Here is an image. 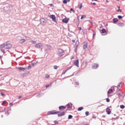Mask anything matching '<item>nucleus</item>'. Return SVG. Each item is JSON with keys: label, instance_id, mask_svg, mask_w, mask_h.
Segmentation results:
<instances>
[{"label": "nucleus", "instance_id": "obj_1", "mask_svg": "<svg viewBox=\"0 0 125 125\" xmlns=\"http://www.w3.org/2000/svg\"><path fill=\"white\" fill-rule=\"evenodd\" d=\"M12 46V45L11 44V43L7 42L3 43L0 45V48H4L5 49H10Z\"/></svg>", "mask_w": 125, "mask_h": 125}, {"label": "nucleus", "instance_id": "obj_2", "mask_svg": "<svg viewBox=\"0 0 125 125\" xmlns=\"http://www.w3.org/2000/svg\"><path fill=\"white\" fill-rule=\"evenodd\" d=\"M64 54H65V52L64 51V50H63V49H58V56H60V57H62V56L64 55Z\"/></svg>", "mask_w": 125, "mask_h": 125}, {"label": "nucleus", "instance_id": "obj_3", "mask_svg": "<svg viewBox=\"0 0 125 125\" xmlns=\"http://www.w3.org/2000/svg\"><path fill=\"white\" fill-rule=\"evenodd\" d=\"M59 113H60V111H56V110H54V111H48L47 113V115H56L57 114H59Z\"/></svg>", "mask_w": 125, "mask_h": 125}, {"label": "nucleus", "instance_id": "obj_4", "mask_svg": "<svg viewBox=\"0 0 125 125\" xmlns=\"http://www.w3.org/2000/svg\"><path fill=\"white\" fill-rule=\"evenodd\" d=\"M66 107H67L66 110L70 111V110H72V107H73V104L71 103H69L66 105Z\"/></svg>", "mask_w": 125, "mask_h": 125}, {"label": "nucleus", "instance_id": "obj_5", "mask_svg": "<svg viewBox=\"0 0 125 125\" xmlns=\"http://www.w3.org/2000/svg\"><path fill=\"white\" fill-rule=\"evenodd\" d=\"M40 24L42 26H44V25H45V24L46 23V21L44 20V19H41L40 20Z\"/></svg>", "mask_w": 125, "mask_h": 125}, {"label": "nucleus", "instance_id": "obj_6", "mask_svg": "<svg viewBox=\"0 0 125 125\" xmlns=\"http://www.w3.org/2000/svg\"><path fill=\"white\" fill-rule=\"evenodd\" d=\"M59 109L60 111H64V110L66 109V106H64V105L60 106L59 107Z\"/></svg>", "mask_w": 125, "mask_h": 125}, {"label": "nucleus", "instance_id": "obj_7", "mask_svg": "<svg viewBox=\"0 0 125 125\" xmlns=\"http://www.w3.org/2000/svg\"><path fill=\"white\" fill-rule=\"evenodd\" d=\"M42 46V43H38L35 45V47H36L37 48H41Z\"/></svg>", "mask_w": 125, "mask_h": 125}, {"label": "nucleus", "instance_id": "obj_8", "mask_svg": "<svg viewBox=\"0 0 125 125\" xmlns=\"http://www.w3.org/2000/svg\"><path fill=\"white\" fill-rule=\"evenodd\" d=\"M10 109V108H7L5 109V114L6 115V116H8L9 115V111Z\"/></svg>", "mask_w": 125, "mask_h": 125}, {"label": "nucleus", "instance_id": "obj_9", "mask_svg": "<svg viewBox=\"0 0 125 125\" xmlns=\"http://www.w3.org/2000/svg\"><path fill=\"white\" fill-rule=\"evenodd\" d=\"M51 18L52 19L53 21L56 22V17L54 15H51Z\"/></svg>", "mask_w": 125, "mask_h": 125}, {"label": "nucleus", "instance_id": "obj_10", "mask_svg": "<svg viewBox=\"0 0 125 125\" xmlns=\"http://www.w3.org/2000/svg\"><path fill=\"white\" fill-rule=\"evenodd\" d=\"M98 67V64L94 63L92 66V69H97Z\"/></svg>", "mask_w": 125, "mask_h": 125}, {"label": "nucleus", "instance_id": "obj_11", "mask_svg": "<svg viewBox=\"0 0 125 125\" xmlns=\"http://www.w3.org/2000/svg\"><path fill=\"white\" fill-rule=\"evenodd\" d=\"M65 115V112L64 111H62V113H59L58 114V117H62V116H64Z\"/></svg>", "mask_w": 125, "mask_h": 125}, {"label": "nucleus", "instance_id": "obj_12", "mask_svg": "<svg viewBox=\"0 0 125 125\" xmlns=\"http://www.w3.org/2000/svg\"><path fill=\"white\" fill-rule=\"evenodd\" d=\"M106 113H107L108 115H110V114H111V109H110V108L107 107L106 109Z\"/></svg>", "mask_w": 125, "mask_h": 125}, {"label": "nucleus", "instance_id": "obj_13", "mask_svg": "<svg viewBox=\"0 0 125 125\" xmlns=\"http://www.w3.org/2000/svg\"><path fill=\"white\" fill-rule=\"evenodd\" d=\"M74 65L77 66V67H79V60L74 61Z\"/></svg>", "mask_w": 125, "mask_h": 125}, {"label": "nucleus", "instance_id": "obj_14", "mask_svg": "<svg viewBox=\"0 0 125 125\" xmlns=\"http://www.w3.org/2000/svg\"><path fill=\"white\" fill-rule=\"evenodd\" d=\"M71 68H72V66H69L66 70L63 71L62 73V75H64V74L66 73V72H67V71L70 70V69H71Z\"/></svg>", "mask_w": 125, "mask_h": 125}, {"label": "nucleus", "instance_id": "obj_15", "mask_svg": "<svg viewBox=\"0 0 125 125\" xmlns=\"http://www.w3.org/2000/svg\"><path fill=\"white\" fill-rule=\"evenodd\" d=\"M83 49H86L87 48V43H83Z\"/></svg>", "mask_w": 125, "mask_h": 125}, {"label": "nucleus", "instance_id": "obj_16", "mask_svg": "<svg viewBox=\"0 0 125 125\" xmlns=\"http://www.w3.org/2000/svg\"><path fill=\"white\" fill-rule=\"evenodd\" d=\"M118 25L119 26V27H124V26H125V23L123 22H120L118 23Z\"/></svg>", "mask_w": 125, "mask_h": 125}, {"label": "nucleus", "instance_id": "obj_17", "mask_svg": "<svg viewBox=\"0 0 125 125\" xmlns=\"http://www.w3.org/2000/svg\"><path fill=\"white\" fill-rule=\"evenodd\" d=\"M69 20L66 19H63L62 20L63 23H68Z\"/></svg>", "mask_w": 125, "mask_h": 125}, {"label": "nucleus", "instance_id": "obj_18", "mask_svg": "<svg viewBox=\"0 0 125 125\" xmlns=\"http://www.w3.org/2000/svg\"><path fill=\"white\" fill-rule=\"evenodd\" d=\"M113 23H117V22L119 21V20H118V19H116V18H114L113 19Z\"/></svg>", "mask_w": 125, "mask_h": 125}, {"label": "nucleus", "instance_id": "obj_19", "mask_svg": "<svg viewBox=\"0 0 125 125\" xmlns=\"http://www.w3.org/2000/svg\"><path fill=\"white\" fill-rule=\"evenodd\" d=\"M18 69L20 70V71H24L25 70V68L21 67H18Z\"/></svg>", "mask_w": 125, "mask_h": 125}, {"label": "nucleus", "instance_id": "obj_20", "mask_svg": "<svg viewBox=\"0 0 125 125\" xmlns=\"http://www.w3.org/2000/svg\"><path fill=\"white\" fill-rule=\"evenodd\" d=\"M111 92H113V89H109L107 91V94H110V93H111Z\"/></svg>", "mask_w": 125, "mask_h": 125}, {"label": "nucleus", "instance_id": "obj_21", "mask_svg": "<svg viewBox=\"0 0 125 125\" xmlns=\"http://www.w3.org/2000/svg\"><path fill=\"white\" fill-rule=\"evenodd\" d=\"M46 46L47 47V48H48L49 49H52V47H51V46H50V45L46 44Z\"/></svg>", "mask_w": 125, "mask_h": 125}, {"label": "nucleus", "instance_id": "obj_22", "mask_svg": "<svg viewBox=\"0 0 125 125\" xmlns=\"http://www.w3.org/2000/svg\"><path fill=\"white\" fill-rule=\"evenodd\" d=\"M25 41H26V40L25 39H22L20 40V42L21 43H23V42H25Z\"/></svg>", "mask_w": 125, "mask_h": 125}, {"label": "nucleus", "instance_id": "obj_23", "mask_svg": "<svg viewBox=\"0 0 125 125\" xmlns=\"http://www.w3.org/2000/svg\"><path fill=\"white\" fill-rule=\"evenodd\" d=\"M102 34H105V33H106V29H105L104 28L102 29Z\"/></svg>", "mask_w": 125, "mask_h": 125}, {"label": "nucleus", "instance_id": "obj_24", "mask_svg": "<svg viewBox=\"0 0 125 125\" xmlns=\"http://www.w3.org/2000/svg\"><path fill=\"white\" fill-rule=\"evenodd\" d=\"M82 110H83V107H80L78 108V111H82Z\"/></svg>", "mask_w": 125, "mask_h": 125}, {"label": "nucleus", "instance_id": "obj_25", "mask_svg": "<svg viewBox=\"0 0 125 125\" xmlns=\"http://www.w3.org/2000/svg\"><path fill=\"white\" fill-rule=\"evenodd\" d=\"M78 7H79V9H82V7H83V4H80V5H78Z\"/></svg>", "mask_w": 125, "mask_h": 125}, {"label": "nucleus", "instance_id": "obj_26", "mask_svg": "<svg viewBox=\"0 0 125 125\" xmlns=\"http://www.w3.org/2000/svg\"><path fill=\"white\" fill-rule=\"evenodd\" d=\"M31 42L33 44H36V43H37V42L34 41L33 40L31 41Z\"/></svg>", "mask_w": 125, "mask_h": 125}, {"label": "nucleus", "instance_id": "obj_27", "mask_svg": "<svg viewBox=\"0 0 125 125\" xmlns=\"http://www.w3.org/2000/svg\"><path fill=\"white\" fill-rule=\"evenodd\" d=\"M73 118V116L71 115H68V120H71V119H72Z\"/></svg>", "mask_w": 125, "mask_h": 125}, {"label": "nucleus", "instance_id": "obj_28", "mask_svg": "<svg viewBox=\"0 0 125 125\" xmlns=\"http://www.w3.org/2000/svg\"><path fill=\"white\" fill-rule=\"evenodd\" d=\"M63 3H64V4H67V2H68V1L67 0H63L62 1Z\"/></svg>", "mask_w": 125, "mask_h": 125}, {"label": "nucleus", "instance_id": "obj_29", "mask_svg": "<svg viewBox=\"0 0 125 125\" xmlns=\"http://www.w3.org/2000/svg\"><path fill=\"white\" fill-rule=\"evenodd\" d=\"M118 94L119 98H120V99H121L122 98V94H121V93H118Z\"/></svg>", "mask_w": 125, "mask_h": 125}, {"label": "nucleus", "instance_id": "obj_30", "mask_svg": "<svg viewBox=\"0 0 125 125\" xmlns=\"http://www.w3.org/2000/svg\"><path fill=\"white\" fill-rule=\"evenodd\" d=\"M85 17H86V15H82L81 16V19H83V18H85Z\"/></svg>", "mask_w": 125, "mask_h": 125}, {"label": "nucleus", "instance_id": "obj_31", "mask_svg": "<svg viewBox=\"0 0 125 125\" xmlns=\"http://www.w3.org/2000/svg\"><path fill=\"white\" fill-rule=\"evenodd\" d=\"M121 109H125V105H120Z\"/></svg>", "mask_w": 125, "mask_h": 125}, {"label": "nucleus", "instance_id": "obj_32", "mask_svg": "<svg viewBox=\"0 0 125 125\" xmlns=\"http://www.w3.org/2000/svg\"><path fill=\"white\" fill-rule=\"evenodd\" d=\"M54 123L55 125H58V124H59V122L57 121H54Z\"/></svg>", "mask_w": 125, "mask_h": 125}, {"label": "nucleus", "instance_id": "obj_33", "mask_svg": "<svg viewBox=\"0 0 125 125\" xmlns=\"http://www.w3.org/2000/svg\"><path fill=\"white\" fill-rule=\"evenodd\" d=\"M117 12H122V10L120 9V7H118V9L117 10Z\"/></svg>", "mask_w": 125, "mask_h": 125}, {"label": "nucleus", "instance_id": "obj_34", "mask_svg": "<svg viewBox=\"0 0 125 125\" xmlns=\"http://www.w3.org/2000/svg\"><path fill=\"white\" fill-rule=\"evenodd\" d=\"M58 68V66H57V65L54 66V69H55V70H57Z\"/></svg>", "mask_w": 125, "mask_h": 125}, {"label": "nucleus", "instance_id": "obj_35", "mask_svg": "<svg viewBox=\"0 0 125 125\" xmlns=\"http://www.w3.org/2000/svg\"><path fill=\"white\" fill-rule=\"evenodd\" d=\"M122 84V82H120L119 84L117 85V88H119L121 86V85Z\"/></svg>", "mask_w": 125, "mask_h": 125}, {"label": "nucleus", "instance_id": "obj_36", "mask_svg": "<svg viewBox=\"0 0 125 125\" xmlns=\"http://www.w3.org/2000/svg\"><path fill=\"white\" fill-rule=\"evenodd\" d=\"M86 116H88L89 114V112L88 111H86L85 113Z\"/></svg>", "mask_w": 125, "mask_h": 125}, {"label": "nucleus", "instance_id": "obj_37", "mask_svg": "<svg viewBox=\"0 0 125 125\" xmlns=\"http://www.w3.org/2000/svg\"><path fill=\"white\" fill-rule=\"evenodd\" d=\"M93 38H94V36H95V35H96V33H95V32H94V31H93Z\"/></svg>", "mask_w": 125, "mask_h": 125}, {"label": "nucleus", "instance_id": "obj_38", "mask_svg": "<svg viewBox=\"0 0 125 125\" xmlns=\"http://www.w3.org/2000/svg\"><path fill=\"white\" fill-rule=\"evenodd\" d=\"M118 18H119V19H122L123 18V17L121 15H119L118 16Z\"/></svg>", "mask_w": 125, "mask_h": 125}, {"label": "nucleus", "instance_id": "obj_39", "mask_svg": "<svg viewBox=\"0 0 125 125\" xmlns=\"http://www.w3.org/2000/svg\"><path fill=\"white\" fill-rule=\"evenodd\" d=\"M32 68V65L31 64H29L28 66V69L29 70V69H31Z\"/></svg>", "mask_w": 125, "mask_h": 125}, {"label": "nucleus", "instance_id": "obj_40", "mask_svg": "<svg viewBox=\"0 0 125 125\" xmlns=\"http://www.w3.org/2000/svg\"><path fill=\"white\" fill-rule=\"evenodd\" d=\"M5 103H6V101H3V102L2 103V105H4V104H5Z\"/></svg>", "mask_w": 125, "mask_h": 125}, {"label": "nucleus", "instance_id": "obj_41", "mask_svg": "<svg viewBox=\"0 0 125 125\" xmlns=\"http://www.w3.org/2000/svg\"><path fill=\"white\" fill-rule=\"evenodd\" d=\"M70 11H73V13H75V10L73 8L70 9Z\"/></svg>", "mask_w": 125, "mask_h": 125}, {"label": "nucleus", "instance_id": "obj_42", "mask_svg": "<svg viewBox=\"0 0 125 125\" xmlns=\"http://www.w3.org/2000/svg\"><path fill=\"white\" fill-rule=\"evenodd\" d=\"M1 51H2V52L3 53V54H4V53H5V52H4V49H1Z\"/></svg>", "mask_w": 125, "mask_h": 125}, {"label": "nucleus", "instance_id": "obj_43", "mask_svg": "<svg viewBox=\"0 0 125 125\" xmlns=\"http://www.w3.org/2000/svg\"><path fill=\"white\" fill-rule=\"evenodd\" d=\"M49 75H46L45 76V78H46V79H48V78H49Z\"/></svg>", "mask_w": 125, "mask_h": 125}, {"label": "nucleus", "instance_id": "obj_44", "mask_svg": "<svg viewBox=\"0 0 125 125\" xmlns=\"http://www.w3.org/2000/svg\"><path fill=\"white\" fill-rule=\"evenodd\" d=\"M79 41H77L76 42V46H77V47H78V44H79Z\"/></svg>", "mask_w": 125, "mask_h": 125}, {"label": "nucleus", "instance_id": "obj_45", "mask_svg": "<svg viewBox=\"0 0 125 125\" xmlns=\"http://www.w3.org/2000/svg\"><path fill=\"white\" fill-rule=\"evenodd\" d=\"M75 85H79V82H75Z\"/></svg>", "mask_w": 125, "mask_h": 125}, {"label": "nucleus", "instance_id": "obj_46", "mask_svg": "<svg viewBox=\"0 0 125 125\" xmlns=\"http://www.w3.org/2000/svg\"><path fill=\"white\" fill-rule=\"evenodd\" d=\"M89 22V23H90L92 25H93V22H92L91 21H90V20H88V21Z\"/></svg>", "mask_w": 125, "mask_h": 125}, {"label": "nucleus", "instance_id": "obj_47", "mask_svg": "<svg viewBox=\"0 0 125 125\" xmlns=\"http://www.w3.org/2000/svg\"><path fill=\"white\" fill-rule=\"evenodd\" d=\"M106 102H110V99L109 98L106 99Z\"/></svg>", "mask_w": 125, "mask_h": 125}, {"label": "nucleus", "instance_id": "obj_48", "mask_svg": "<svg viewBox=\"0 0 125 125\" xmlns=\"http://www.w3.org/2000/svg\"><path fill=\"white\" fill-rule=\"evenodd\" d=\"M92 118L93 119H96V117L94 115H93V116H92Z\"/></svg>", "mask_w": 125, "mask_h": 125}, {"label": "nucleus", "instance_id": "obj_49", "mask_svg": "<svg viewBox=\"0 0 125 125\" xmlns=\"http://www.w3.org/2000/svg\"><path fill=\"white\" fill-rule=\"evenodd\" d=\"M36 64V62H32L31 63V64L32 65V66H35V64Z\"/></svg>", "mask_w": 125, "mask_h": 125}, {"label": "nucleus", "instance_id": "obj_50", "mask_svg": "<svg viewBox=\"0 0 125 125\" xmlns=\"http://www.w3.org/2000/svg\"><path fill=\"white\" fill-rule=\"evenodd\" d=\"M50 85H51V83L50 85H46L45 86V87L47 88V87H48Z\"/></svg>", "mask_w": 125, "mask_h": 125}, {"label": "nucleus", "instance_id": "obj_51", "mask_svg": "<svg viewBox=\"0 0 125 125\" xmlns=\"http://www.w3.org/2000/svg\"><path fill=\"white\" fill-rule=\"evenodd\" d=\"M78 30H79V31H82V27H79L78 28Z\"/></svg>", "mask_w": 125, "mask_h": 125}, {"label": "nucleus", "instance_id": "obj_52", "mask_svg": "<svg viewBox=\"0 0 125 125\" xmlns=\"http://www.w3.org/2000/svg\"><path fill=\"white\" fill-rule=\"evenodd\" d=\"M12 105H13V104L12 103H10L9 104V105H10V106H12Z\"/></svg>", "mask_w": 125, "mask_h": 125}, {"label": "nucleus", "instance_id": "obj_53", "mask_svg": "<svg viewBox=\"0 0 125 125\" xmlns=\"http://www.w3.org/2000/svg\"><path fill=\"white\" fill-rule=\"evenodd\" d=\"M0 95H1L2 96H4V94H3V93H0Z\"/></svg>", "mask_w": 125, "mask_h": 125}, {"label": "nucleus", "instance_id": "obj_54", "mask_svg": "<svg viewBox=\"0 0 125 125\" xmlns=\"http://www.w3.org/2000/svg\"><path fill=\"white\" fill-rule=\"evenodd\" d=\"M91 4H93L94 5H95V4H96L95 2H94V3L91 2Z\"/></svg>", "mask_w": 125, "mask_h": 125}, {"label": "nucleus", "instance_id": "obj_55", "mask_svg": "<svg viewBox=\"0 0 125 125\" xmlns=\"http://www.w3.org/2000/svg\"><path fill=\"white\" fill-rule=\"evenodd\" d=\"M21 97H22V96H19V99H20V98H21Z\"/></svg>", "mask_w": 125, "mask_h": 125}, {"label": "nucleus", "instance_id": "obj_56", "mask_svg": "<svg viewBox=\"0 0 125 125\" xmlns=\"http://www.w3.org/2000/svg\"><path fill=\"white\" fill-rule=\"evenodd\" d=\"M26 40H29V39H30V38H29V37H26Z\"/></svg>", "mask_w": 125, "mask_h": 125}, {"label": "nucleus", "instance_id": "obj_57", "mask_svg": "<svg viewBox=\"0 0 125 125\" xmlns=\"http://www.w3.org/2000/svg\"><path fill=\"white\" fill-rule=\"evenodd\" d=\"M37 96H38V97H40V96H41V94H39Z\"/></svg>", "mask_w": 125, "mask_h": 125}, {"label": "nucleus", "instance_id": "obj_58", "mask_svg": "<svg viewBox=\"0 0 125 125\" xmlns=\"http://www.w3.org/2000/svg\"><path fill=\"white\" fill-rule=\"evenodd\" d=\"M76 42V41H75V40H72V42Z\"/></svg>", "mask_w": 125, "mask_h": 125}, {"label": "nucleus", "instance_id": "obj_59", "mask_svg": "<svg viewBox=\"0 0 125 125\" xmlns=\"http://www.w3.org/2000/svg\"><path fill=\"white\" fill-rule=\"evenodd\" d=\"M50 6H53V4H50Z\"/></svg>", "mask_w": 125, "mask_h": 125}, {"label": "nucleus", "instance_id": "obj_60", "mask_svg": "<svg viewBox=\"0 0 125 125\" xmlns=\"http://www.w3.org/2000/svg\"><path fill=\"white\" fill-rule=\"evenodd\" d=\"M92 0V1H93V0L95 1H97V0Z\"/></svg>", "mask_w": 125, "mask_h": 125}, {"label": "nucleus", "instance_id": "obj_61", "mask_svg": "<svg viewBox=\"0 0 125 125\" xmlns=\"http://www.w3.org/2000/svg\"><path fill=\"white\" fill-rule=\"evenodd\" d=\"M102 117L103 118H105V116L104 115H103Z\"/></svg>", "mask_w": 125, "mask_h": 125}, {"label": "nucleus", "instance_id": "obj_62", "mask_svg": "<svg viewBox=\"0 0 125 125\" xmlns=\"http://www.w3.org/2000/svg\"><path fill=\"white\" fill-rule=\"evenodd\" d=\"M67 0L68 2H70V0Z\"/></svg>", "mask_w": 125, "mask_h": 125}, {"label": "nucleus", "instance_id": "obj_63", "mask_svg": "<svg viewBox=\"0 0 125 125\" xmlns=\"http://www.w3.org/2000/svg\"><path fill=\"white\" fill-rule=\"evenodd\" d=\"M85 125H88V124H85Z\"/></svg>", "mask_w": 125, "mask_h": 125}, {"label": "nucleus", "instance_id": "obj_64", "mask_svg": "<svg viewBox=\"0 0 125 125\" xmlns=\"http://www.w3.org/2000/svg\"><path fill=\"white\" fill-rule=\"evenodd\" d=\"M76 50H77V49H75V51H76Z\"/></svg>", "mask_w": 125, "mask_h": 125}]
</instances>
